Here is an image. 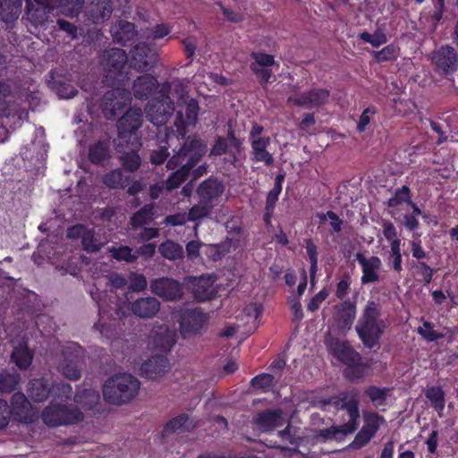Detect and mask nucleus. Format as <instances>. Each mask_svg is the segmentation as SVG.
Returning a JSON list of instances; mask_svg holds the SVG:
<instances>
[{"instance_id":"nucleus-7","label":"nucleus","mask_w":458,"mask_h":458,"mask_svg":"<svg viewBox=\"0 0 458 458\" xmlns=\"http://www.w3.org/2000/svg\"><path fill=\"white\" fill-rule=\"evenodd\" d=\"M91 296L97 302L99 316L98 322L94 324V328L98 330L103 336L110 338L114 335L115 322L121 317V307L117 300L111 301V298L109 299L110 302L107 303L106 293H101L98 299L92 293Z\"/></svg>"},{"instance_id":"nucleus-62","label":"nucleus","mask_w":458,"mask_h":458,"mask_svg":"<svg viewBox=\"0 0 458 458\" xmlns=\"http://www.w3.org/2000/svg\"><path fill=\"white\" fill-rule=\"evenodd\" d=\"M148 282L142 274L131 273L129 276V289L132 292H141L147 288Z\"/></svg>"},{"instance_id":"nucleus-57","label":"nucleus","mask_w":458,"mask_h":458,"mask_svg":"<svg viewBox=\"0 0 458 458\" xmlns=\"http://www.w3.org/2000/svg\"><path fill=\"white\" fill-rule=\"evenodd\" d=\"M417 333L428 342H435L444 338V335L433 329V324L424 320L422 327L417 328Z\"/></svg>"},{"instance_id":"nucleus-25","label":"nucleus","mask_w":458,"mask_h":458,"mask_svg":"<svg viewBox=\"0 0 458 458\" xmlns=\"http://www.w3.org/2000/svg\"><path fill=\"white\" fill-rule=\"evenodd\" d=\"M121 95L119 88L108 90L104 94L101 107L107 119H114L124 107Z\"/></svg>"},{"instance_id":"nucleus-46","label":"nucleus","mask_w":458,"mask_h":458,"mask_svg":"<svg viewBox=\"0 0 458 458\" xmlns=\"http://www.w3.org/2000/svg\"><path fill=\"white\" fill-rule=\"evenodd\" d=\"M364 424L361 427L367 432L371 433L372 436H376L381 425L385 423V418L375 411H364L363 412Z\"/></svg>"},{"instance_id":"nucleus-55","label":"nucleus","mask_w":458,"mask_h":458,"mask_svg":"<svg viewBox=\"0 0 458 458\" xmlns=\"http://www.w3.org/2000/svg\"><path fill=\"white\" fill-rule=\"evenodd\" d=\"M214 206L215 205H208L199 201V204L193 205L189 209V212L187 213L189 220L197 221L208 216L211 214Z\"/></svg>"},{"instance_id":"nucleus-50","label":"nucleus","mask_w":458,"mask_h":458,"mask_svg":"<svg viewBox=\"0 0 458 458\" xmlns=\"http://www.w3.org/2000/svg\"><path fill=\"white\" fill-rule=\"evenodd\" d=\"M411 200V192L410 187L403 185L394 191V195L386 201V204L388 208H396L403 203L409 204Z\"/></svg>"},{"instance_id":"nucleus-64","label":"nucleus","mask_w":458,"mask_h":458,"mask_svg":"<svg viewBox=\"0 0 458 458\" xmlns=\"http://www.w3.org/2000/svg\"><path fill=\"white\" fill-rule=\"evenodd\" d=\"M250 69L256 75L261 85L267 84L273 75L272 70L268 67L250 64Z\"/></svg>"},{"instance_id":"nucleus-5","label":"nucleus","mask_w":458,"mask_h":458,"mask_svg":"<svg viewBox=\"0 0 458 458\" xmlns=\"http://www.w3.org/2000/svg\"><path fill=\"white\" fill-rule=\"evenodd\" d=\"M42 421L48 427L75 425L84 420L80 408L68 403L51 401L41 412Z\"/></svg>"},{"instance_id":"nucleus-60","label":"nucleus","mask_w":458,"mask_h":458,"mask_svg":"<svg viewBox=\"0 0 458 458\" xmlns=\"http://www.w3.org/2000/svg\"><path fill=\"white\" fill-rule=\"evenodd\" d=\"M250 57L253 60V62L250 64L268 68L276 64L275 56L270 54H267L264 52H252L250 54Z\"/></svg>"},{"instance_id":"nucleus-43","label":"nucleus","mask_w":458,"mask_h":458,"mask_svg":"<svg viewBox=\"0 0 458 458\" xmlns=\"http://www.w3.org/2000/svg\"><path fill=\"white\" fill-rule=\"evenodd\" d=\"M11 359L20 369H26L32 362L33 352L27 345L19 346L13 351Z\"/></svg>"},{"instance_id":"nucleus-32","label":"nucleus","mask_w":458,"mask_h":458,"mask_svg":"<svg viewBox=\"0 0 458 458\" xmlns=\"http://www.w3.org/2000/svg\"><path fill=\"white\" fill-rule=\"evenodd\" d=\"M110 158V144L106 140H98L89 147L88 159L96 165H102Z\"/></svg>"},{"instance_id":"nucleus-8","label":"nucleus","mask_w":458,"mask_h":458,"mask_svg":"<svg viewBox=\"0 0 458 458\" xmlns=\"http://www.w3.org/2000/svg\"><path fill=\"white\" fill-rule=\"evenodd\" d=\"M176 318L179 332L184 339L201 335L209 320V315L199 307L182 309Z\"/></svg>"},{"instance_id":"nucleus-17","label":"nucleus","mask_w":458,"mask_h":458,"mask_svg":"<svg viewBox=\"0 0 458 458\" xmlns=\"http://www.w3.org/2000/svg\"><path fill=\"white\" fill-rule=\"evenodd\" d=\"M433 61L437 71L445 76L454 73L458 69V54L451 46H442L435 51Z\"/></svg>"},{"instance_id":"nucleus-11","label":"nucleus","mask_w":458,"mask_h":458,"mask_svg":"<svg viewBox=\"0 0 458 458\" xmlns=\"http://www.w3.org/2000/svg\"><path fill=\"white\" fill-rule=\"evenodd\" d=\"M82 347L74 342L69 343L63 349L64 360L59 365L61 373L70 380H78L81 376L80 367Z\"/></svg>"},{"instance_id":"nucleus-13","label":"nucleus","mask_w":458,"mask_h":458,"mask_svg":"<svg viewBox=\"0 0 458 458\" xmlns=\"http://www.w3.org/2000/svg\"><path fill=\"white\" fill-rule=\"evenodd\" d=\"M335 310V324L337 331L345 334L351 330L357 314V301L356 299H347L336 304Z\"/></svg>"},{"instance_id":"nucleus-9","label":"nucleus","mask_w":458,"mask_h":458,"mask_svg":"<svg viewBox=\"0 0 458 458\" xmlns=\"http://www.w3.org/2000/svg\"><path fill=\"white\" fill-rule=\"evenodd\" d=\"M330 352L342 363L346 365L344 371L346 377H350L352 372L356 377L362 376L361 355L347 341H341L333 338L327 342Z\"/></svg>"},{"instance_id":"nucleus-58","label":"nucleus","mask_w":458,"mask_h":458,"mask_svg":"<svg viewBox=\"0 0 458 458\" xmlns=\"http://www.w3.org/2000/svg\"><path fill=\"white\" fill-rule=\"evenodd\" d=\"M112 257L119 261L132 263L137 260L138 254L133 253L132 250L128 246H120L113 248L111 250Z\"/></svg>"},{"instance_id":"nucleus-38","label":"nucleus","mask_w":458,"mask_h":458,"mask_svg":"<svg viewBox=\"0 0 458 458\" xmlns=\"http://www.w3.org/2000/svg\"><path fill=\"white\" fill-rule=\"evenodd\" d=\"M194 427L195 424L192 422V420H190L189 415L182 413L166 422V424L164 427V432L166 434L175 432H186L190 431Z\"/></svg>"},{"instance_id":"nucleus-19","label":"nucleus","mask_w":458,"mask_h":458,"mask_svg":"<svg viewBox=\"0 0 458 458\" xmlns=\"http://www.w3.org/2000/svg\"><path fill=\"white\" fill-rule=\"evenodd\" d=\"M334 405L337 410L346 411L349 420L343 425L348 432L354 433L360 426L359 400L355 396L348 397L347 394H344L343 397L335 399Z\"/></svg>"},{"instance_id":"nucleus-6","label":"nucleus","mask_w":458,"mask_h":458,"mask_svg":"<svg viewBox=\"0 0 458 458\" xmlns=\"http://www.w3.org/2000/svg\"><path fill=\"white\" fill-rule=\"evenodd\" d=\"M171 85L168 82L161 84L157 96L150 99L146 107L148 120L155 125L165 123L174 110V104L170 98Z\"/></svg>"},{"instance_id":"nucleus-27","label":"nucleus","mask_w":458,"mask_h":458,"mask_svg":"<svg viewBox=\"0 0 458 458\" xmlns=\"http://www.w3.org/2000/svg\"><path fill=\"white\" fill-rule=\"evenodd\" d=\"M114 41L123 47L132 44L138 36L135 24L127 21H120L112 29Z\"/></svg>"},{"instance_id":"nucleus-42","label":"nucleus","mask_w":458,"mask_h":458,"mask_svg":"<svg viewBox=\"0 0 458 458\" xmlns=\"http://www.w3.org/2000/svg\"><path fill=\"white\" fill-rule=\"evenodd\" d=\"M426 398L441 417L445 405V392L441 386L428 387L425 392Z\"/></svg>"},{"instance_id":"nucleus-40","label":"nucleus","mask_w":458,"mask_h":458,"mask_svg":"<svg viewBox=\"0 0 458 458\" xmlns=\"http://www.w3.org/2000/svg\"><path fill=\"white\" fill-rule=\"evenodd\" d=\"M155 216V203L144 205L141 208L132 214L130 224L133 228L146 225L153 220Z\"/></svg>"},{"instance_id":"nucleus-20","label":"nucleus","mask_w":458,"mask_h":458,"mask_svg":"<svg viewBox=\"0 0 458 458\" xmlns=\"http://www.w3.org/2000/svg\"><path fill=\"white\" fill-rule=\"evenodd\" d=\"M67 236L72 239H81L83 250L88 252L98 251L103 246L100 239L96 236L94 230L84 225L79 224L68 228Z\"/></svg>"},{"instance_id":"nucleus-16","label":"nucleus","mask_w":458,"mask_h":458,"mask_svg":"<svg viewBox=\"0 0 458 458\" xmlns=\"http://www.w3.org/2000/svg\"><path fill=\"white\" fill-rule=\"evenodd\" d=\"M157 62V55L148 44L142 42L131 50L130 66L139 72H146Z\"/></svg>"},{"instance_id":"nucleus-14","label":"nucleus","mask_w":458,"mask_h":458,"mask_svg":"<svg viewBox=\"0 0 458 458\" xmlns=\"http://www.w3.org/2000/svg\"><path fill=\"white\" fill-rule=\"evenodd\" d=\"M330 97V91L327 89H314L304 91L297 96H290L287 103L305 109L319 108L324 106Z\"/></svg>"},{"instance_id":"nucleus-41","label":"nucleus","mask_w":458,"mask_h":458,"mask_svg":"<svg viewBox=\"0 0 458 458\" xmlns=\"http://www.w3.org/2000/svg\"><path fill=\"white\" fill-rule=\"evenodd\" d=\"M73 401L83 409L91 410L98 403L99 394L93 389H82L75 393Z\"/></svg>"},{"instance_id":"nucleus-1","label":"nucleus","mask_w":458,"mask_h":458,"mask_svg":"<svg viewBox=\"0 0 458 458\" xmlns=\"http://www.w3.org/2000/svg\"><path fill=\"white\" fill-rule=\"evenodd\" d=\"M206 147L199 139L188 138L178 151L167 160L166 168L173 171L165 180V188L173 191L184 183L191 175V171L197 166L205 155Z\"/></svg>"},{"instance_id":"nucleus-63","label":"nucleus","mask_w":458,"mask_h":458,"mask_svg":"<svg viewBox=\"0 0 458 458\" xmlns=\"http://www.w3.org/2000/svg\"><path fill=\"white\" fill-rule=\"evenodd\" d=\"M377 113V109L374 106H369L362 111L357 124V131L360 133L365 131L367 126L370 123V116Z\"/></svg>"},{"instance_id":"nucleus-21","label":"nucleus","mask_w":458,"mask_h":458,"mask_svg":"<svg viewBox=\"0 0 458 458\" xmlns=\"http://www.w3.org/2000/svg\"><path fill=\"white\" fill-rule=\"evenodd\" d=\"M225 191V186L218 179L209 176L199 183L196 190V193L201 203L214 205V201L217 200Z\"/></svg>"},{"instance_id":"nucleus-56","label":"nucleus","mask_w":458,"mask_h":458,"mask_svg":"<svg viewBox=\"0 0 458 458\" xmlns=\"http://www.w3.org/2000/svg\"><path fill=\"white\" fill-rule=\"evenodd\" d=\"M339 435L345 437L351 435V433L347 431L343 424L322 428L316 432V437L318 438H323L324 440L336 439Z\"/></svg>"},{"instance_id":"nucleus-29","label":"nucleus","mask_w":458,"mask_h":458,"mask_svg":"<svg viewBox=\"0 0 458 458\" xmlns=\"http://www.w3.org/2000/svg\"><path fill=\"white\" fill-rule=\"evenodd\" d=\"M214 282V278L209 275L195 278L192 283V294L195 300L202 302L213 299L216 294L213 289Z\"/></svg>"},{"instance_id":"nucleus-61","label":"nucleus","mask_w":458,"mask_h":458,"mask_svg":"<svg viewBox=\"0 0 458 458\" xmlns=\"http://www.w3.org/2000/svg\"><path fill=\"white\" fill-rule=\"evenodd\" d=\"M274 376L268 373H261L252 377L250 384L254 388L266 389L273 386Z\"/></svg>"},{"instance_id":"nucleus-35","label":"nucleus","mask_w":458,"mask_h":458,"mask_svg":"<svg viewBox=\"0 0 458 458\" xmlns=\"http://www.w3.org/2000/svg\"><path fill=\"white\" fill-rule=\"evenodd\" d=\"M131 182V176H125L121 168H116L106 173L103 177V183L109 189L123 190Z\"/></svg>"},{"instance_id":"nucleus-53","label":"nucleus","mask_w":458,"mask_h":458,"mask_svg":"<svg viewBox=\"0 0 458 458\" xmlns=\"http://www.w3.org/2000/svg\"><path fill=\"white\" fill-rule=\"evenodd\" d=\"M398 50L399 48L395 45L389 44L381 50L373 51L372 55L377 63L394 61L397 58Z\"/></svg>"},{"instance_id":"nucleus-54","label":"nucleus","mask_w":458,"mask_h":458,"mask_svg":"<svg viewBox=\"0 0 458 458\" xmlns=\"http://www.w3.org/2000/svg\"><path fill=\"white\" fill-rule=\"evenodd\" d=\"M285 174L280 173L276 174L275 179L274 187L269 191L266 199V205L268 207H276V202L278 201L279 195L282 191L283 183L284 182Z\"/></svg>"},{"instance_id":"nucleus-49","label":"nucleus","mask_w":458,"mask_h":458,"mask_svg":"<svg viewBox=\"0 0 458 458\" xmlns=\"http://www.w3.org/2000/svg\"><path fill=\"white\" fill-rule=\"evenodd\" d=\"M51 89L62 98H72L78 93L75 87L60 79L53 78Z\"/></svg>"},{"instance_id":"nucleus-10","label":"nucleus","mask_w":458,"mask_h":458,"mask_svg":"<svg viewBox=\"0 0 458 458\" xmlns=\"http://www.w3.org/2000/svg\"><path fill=\"white\" fill-rule=\"evenodd\" d=\"M142 121L143 113L140 108H129L117 122L118 134L114 142H119L123 146V142L134 141V144L139 146L140 138L137 131L141 126Z\"/></svg>"},{"instance_id":"nucleus-2","label":"nucleus","mask_w":458,"mask_h":458,"mask_svg":"<svg viewBox=\"0 0 458 458\" xmlns=\"http://www.w3.org/2000/svg\"><path fill=\"white\" fill-rule=\"evenodd\" d=\"M381 309L378 303L369 301L355 326V331L365 348L379 346V342L387 327L386 322L380 318Z\"/></svg>"},{"instance_id":"nucleus-47","label":"nucleus","mask_w":458,"mask_h":458,"mask_svg":"<svg viewBox=\"0 0 458 458\" xmlns=\"http://www.w3.org/2000/svg\"><path fill=\"white\" fill-rule=\"evenodd\" d=\"M51 401L68 403L72 399V387L70 384L60 382L50 387Z\"/></svg>"},{"instance_id":"nucleus-34","label":"nucleus","mask_w":458,"mask_h":458,"mask_svg":"<svg viewBox=\"0 0 458 458\" xmlns=\"http://www.w3.org/2000/svg\"><path fill=\"white\" fill-rule=\"evenodd\" d=\"M22 0H0V20L4 22L16 21L21 13Z\"/></svg>"},{"instance_id":"nucleus-37","label":"nucleus","mask_w":458,"mask_h":458,"mask_svg":"<svg viewBox=\"0 0 458 458\" xmlns=\"http://www.w3.org/2000/svg\"><path fill=\"white\" fill-rule=\"evenodd\" d=\"M29 396L36 403L46 401L50 395V386L44 378L33 379L30 382Z\"/></svg>"},{"instance_id":"nucleus-39","label":"nucleus","mask_w":458,"mask_h":458,"mask_svg":"<svg viewBox=\"0 0 458 458\" xmlns=\"http://www.w3.org/2000/svg\"><path fill=\"white\" fill-rule=\"evenodd\" d=\"M392 388L379 387L374 385L369 386L364 390V394L370 400L377 408L386 405Z\"/></svg>"},{"instance_id":"nucleus-44","label":"nucleus","mask_w":458,"mask_h":458,"mask_svg":"<svg viewBox=\"0 0 458 458\" xmlns=\"http://www.w3.org/2000/svg\"><path fill=\"white\" fill-rule=\"evenodd\" d=\"M159 252L164 258L169 260H177L184 257L182 245L172 240H166L162 242L159 246Z\"/></svg>"},{"instance_id":"nucleus-24","label":"nucleus","mask_w":458,"mask_h":458,"mask_svg":"<svg viewBox=\"0 0 458 458\" xmlns=\"http://www.w3.org/2000/svg\"><path fill=\"white\" fill-rule=\"evenodd\" d=\"M169 361L166 356L157 354L145 360L140 366V372L143 377L154 379L162 377L167 370Z\"/></svg>"},{"instance_id":"nucleus-3","label":"nucleus","mask_w":458,"mask_h":458,"mask_svg":"<svg viewBox=\"0 0 458 458\" xmlns=\"http://www.w3.org/2000/svg\"><path fill=\"white\" fill-rule=\"evenodd\" d=\"M140 386L139 379L131 374L115 375L105 382L103 396L106 403L121 405L134 399Z\"/></svg>"},{"instance_id":"nucleus-28","label":"nucleus","mask_w":458,"mask_h":458,"mask_svg":"<svg viewBox=\"0 0 458 458\" xmlns=\"http://www.w3.org/2000/svg\"><path fill=\"white\" fill-rule=\"evenodd\" d=\"M131 311L137 317L152 318L160 310V302L155 297L140 298L131 306Z\"/></svg>"},{"instance_id":"nucleus-26","label":"nucleus","mask_w":458,"mask_h":458,"mask_svg":"<svg viewBox=\"0 0 458 458\" xmlns=\"http://www.w3.org/2000/svg\"><path fill=\"white\" fill-rule=\"evenodd\" d=\"M251 147L250 159L255 162H262L267 166L274 164V157L272 153L267 150V147L271 143V139L268 136L263 139H257L250 141Z\"/></svg>"},{"instance_id":"nucleus-12","label":"nucleus","mask_w":458,"mask_h":458,"mask_svg":"<svg viewBox=\"0 0 458 458\" xmlns=\"http://www.w3.org/2000/svg\"><path fill=\"white\" fill-rule=\"evenodd\" d=\"M150 291L165 301H177L183 296L182 284L170 277H159L150 281Z\"/></svg>"},{"instance_id":"nucleus-48","label":"nucleus","mask_w":458,"mask_h":458,"mask_svg":"<svg viewBox=\"0 0 458 458\" xmlns=\"http://www.w3.org/2000/svg\"><path fill=\"white\" fill-rule=\"evenodd\" d=\"M11 415L18 417L20 420L25 418L28 411L29 402L22 393H15L11 398Z\"/></svg>"},{"instance_id":"nucleus-31","label":"nucleus","mask_w":458,"mask_h":458,"mask_svg":"<svg viewBox=\"0 0 458 458\" xmlns=\"http://www.w3.org/2000/svg\"><path fill=\"white\" fill-rule=\"evenodd\" d=\"M255 423L263 431L274 430L275 428L281 427L284 424L282 410H267L259 412L255 419Z\"/></svg>"},{"instance_id":"nucleus-45","label":"nucleus","mask_w":458,"mask_h":458,"mask_svg":"<svg viewBox=\"0 0 458 458\" xmlns=\"http://www.w3.org/2000/svg\"><path fill=\"white\" fill-rule=\"evenodd\" d=\"M20 379V374L4 369H0V392L12 393L17 388Z\"/></svg>"},{"instance_id":"nucleus-15","label":"nucleus","mask_w":458,"mask_h":458,"mask_svg":"<svg viewBox=\"0 0 458 458\" xmlns=\"http://www.w3.org/2000/svg\"><path fill=\"white\" fill-rule=\"evenodd\" d=\"M123 143V145L122 146L119 142H114L117 153L121 154L119 160L123 169L130 173H134L141 165V158L139 155V151L142 147V143L141 141H139V146L134 144V141Z\"/></svg>"},{"instance_id":"nucleus-52","label":"nucleus","mask_w":458,"mask_h":458,"mask_svg":"<svg viewBox=\"0 0 458 458\" xmlns=\"http://www.w3.org/2000/svg\"><path fill=\"white\" fill-rule=\"evenodd\" d=\"M305 249H306V253L309 257V260H310V280H311V282H313L315 276L317 274V271H318V247L313 242V241L310 238H309V239L305 240Z\"/></svg>"},{"instance_id":"nucleus-51","label":"nucleus","mask_w":458,"mask_h":458,"mask_svg":"<svg viewBox=\"0 0 458 458\" xmlns=\"http://www.w3.org/2000/svg\"><path fill=\"white\" fill-rule=\"evenodd\" d=\"M359 38L365 43L370 44L375 48H377L387 42V37L381 29H377L373 34H370L368 31H363L359 34Z\"/></svg>"},{"instance_id":"nucleus-33","label":"nucleus","mask_w":458,"mask_h":458,"mask_svg":"<svg viewBox=\"0 0 458 458\" xmlns=\"http://www.w3.org/2000/svg\"><path fill=\"white\" fill-rule=\"evenodd\" d=\"M409 267L415 279L424 285H428L432 282L434 275L437 271V268L431 267L425 261L411 260L409 263Z\"/></svg>"},{"instance_id":"nucleus-23","label":"nucleus","mask_w":458,"mask_h":458,"mask_svg":"<svg viewBox=\"0 0 458 458\" xmlns=\"http://www.w3.org/2000/svg\"><path fill=\"white\" fill-rule=\"evenodd\" d=\"M160 86L157 78L150 74H143L139 76L132 84V92L136 99L146 100L159 90Z\"/></svg>"},{"instance_id":"nucleus-36","label":"nucleus","mask_w":458,"mask_h":458,"mask_svg":"<svg viewBox=\"0 0 458 458\" xmlns=\"http://www.w3.org/2000/svg\"><path fill=\"white\" fill-rule=\"evenodd\" d=\"M35 1L38 6L32 9H28L29 19L36 26H44L48 20L53 7L48 4H45L43 0Z\"/></svg>"},{"instance_id":"nucleus-59","label":"nucleus","mask_w":458,"mask_h":458,"mask_svg":"<svg viewBox=\"0 0 458 458\" xmlns=\"http://www.w3.org/2000/svg\"><path fill=\"white\" fill-rule=\"evenodd\" d=\"M320 222H324L327 218L330 219V229L329 233L330 234L338 233L342 231V227L344 225V221L338 216L336 213H335L332 210H328L326 214H320L318 215Z\"/></svg>"},{"instance_id":"nucleus-18","label":"nucleus","mask_w":458,"mask_h":458,"mask_svg":"<svg viewBox=\"0 0 458 458\" xmlns=\"http://www.w3.org/2000/svg\"><path fill=\"white\" fill-rule=\"evenodd\" d=\"M176 341V330L168 326L160 325L152 330L149 344L154 350L167 353L171 351Z\"/></svg>"},{"instance_id":"nucleus-30","label":"nucleus","mask_w":458,"mask_h":458,"mask_svg":"<svg viewBox=\"0 0 458 458\" xmlns=\"http://www.w3.org/2000/svg\"><path fill=\"white\" fill-rule=\"evenodd\" d=\"M113 13L111 0H93L88 7L89 19L95 24L108 20Z\"/></svg>"},{"instance_id":"nucleus-22","label":"nucleus","mask_w":458,"mask_h":458,"mask_svg":"<svg viewBox=\"0 0 458 458\" xmlns=\"http://www.w3.org/2000/svg\"><path fill=\"white\" fill-rule=\"evenodd\" d=\"M355 259L361 267L362 276L360 281L362 284H369L379 281L378 270L381 268L382 262L377 256H371L367 259L363 253L357 252Z\"/></svg>"},{"instance_id":"nucleus-4","label":"nucleus","mask_w":458,"mask_h":458,"mask_svg":"<svg viewBox=\"0 0 458 458\" xmlns=\"http://www.w3.org/2000/svg\"><path fill=\"white\" fill-rule=\"evenodd\" d=\"M128 55L121 48L113 47L106 50L101 57V64L105 71L104 81L107 86L119 88L130 80L127 68Z\"/></svg>"}]
</instances>
